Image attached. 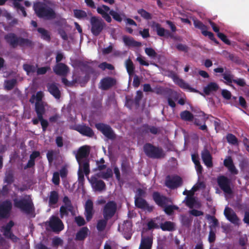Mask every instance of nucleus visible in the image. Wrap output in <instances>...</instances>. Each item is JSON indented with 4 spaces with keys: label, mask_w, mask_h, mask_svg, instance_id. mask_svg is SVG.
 Instances as JSON below:
<instances>
[{
    "label": "nucleus",
    "mask_w": 249,
    "mask_h": 249,
    "mask_svg": "<svg viewBox=\"0 0 249 249\" xmlns=\"http://www.w3.org/2000/svg\"><path fill=\"white\" fill-rule=\"evenodd\" d=\"M95 127L107 139L111 140L116 139V135L109 125L99 123L95 124Z\"/></svg>",
    "instance_id": "9d476101"
},
{
    "label": "nucleus",
    "mask_w": 249,
    "mask_h": 249,
    "mask_svg": "<svg viewBox=\"0 0 249 249\" xmlns=\"http://www.w3.org/2000/svg\"><path fill=\"white\" fill-rule=\"evenodd\" d=\"M125 66L127 72L129 75L133 74L135 70V66L132 61L130 59H127L125 62Z\"/></svg>",
    "instance_id": "79ce46f5"
},
{
    "label": "nucleus",
    "mask_w": 249,
    "mask_h": 249,
    "mask_svg": "<svg viewBox=\"0 0 249 249\" xmlns=\"http://www.w3.org/2000/svg\"><path fill=\"white\" fill-rule=\"evenodd\" d=\"M59 212L61 218H62L64 216H68L69 215V212H70L68 210V208L64 207L63 205L60 207Z\"/></svg>",
    "instance_id": "e2e57ef3"
},
{
    "label": "nucleus",
    "mask_w": 249,
    "mask_h": 249,
    "mask_svg": "<svg viewBox=\"0 0 249 249\" xmlns=\"http://www.w3.org/2000/svg\"><path fill=\"white\" fill-rule=\"evenodd\" d=\"M73 129L84 136L92 138L94 135L92 129L84 123L75 125Z\"/></svg>",
    "instance_id": "4468645a"
},
{
    "label": "nucleus",
    "mask_w": 249,
    "mask_h": 249,
    "mask_svg": "<svg viewBox=\"0 0 249 249\" xmlns=\"http://www.w3.org/2000/svg\"><path fill=\"white\" fill-rule=\"evenodd\" d=\"M14 225V222L10 220L5 225L0 228V231L6 238L10 239L13 243H17L19 239L13 233L12 231V228Z\"/></svg>",
    "instance_id": "6e6552de"
},
{
    "label": "nucleus",
    "mask_w": 249,
    "mask_h": 249,
    "mask_svg": "<svg viewBox=\"0 0 249 249\" xmlns=\"http://www.w3.org/2000/svg\"><path fill=\"white\" fill-rule=\"evenodd\" d=\"M152 27L153 30L156 31L158 36L160 37H165L168 38L169 37H172L173 35L172 33L167 30L165 29L161 26V25L157 22H153L152 25Z\"/></svg>",
    "instance_id": "a211bd4d"
},
{
    "label": "nucleus",
    "mask_w": 249,
    "mask_h": 249,
    "mask_svg": "<svg viewBox=\"0 0 249 249\" xmlns=\"http://www.w3.org/2000/svg\"><path fill=\"white\" fill-rule=\"evenodd\" d=\"M37 32L40 34L41 38L47 41H50L51 35L49 32L43 28L39 27L37 29Z\"/></svg>",
    "instance_id": "4c0bfd02"
},
{
    "label": "nucleus",
    "mask_w": 249,
    "mask_h": 249,
    "mask_svg": "<svg viewBox=\"0 0 249 249\" xmlns=\"http://www.w3.org/2000/svg\"><path fill=\"white\" fill-rule=\"evenodd\" d=\"M59 200V195L57 191H52L50 192L49 197V205L51 207L54 208Z\"/></svg>",
    "instance_id": "2f4dec72"
},
{
    "label": "nucleus",
    "mask_w": 249,
    "mask_h": 249,
    "mask_svg": "<svg viewBox=\"0 0 249 249\" xmlns=\"http://www.w3.org/2000/svg\"><path fill=\"white\" fill-rule=\"evenodd\" d=\"M40 153L38 151H33L30 155V159L27 164L24 167V169H27L33 167L35 165V160L40 156Z\"/></svg>",
    "instance_id": "c756f323"
},
{
    "label": "nucleus",
    "mask_w": 249,
    "mask_h": 249,
    "mask_svg": "<svg viewBox=\"0 0 249 249\" xmlns=\"http://www.w3.org/2000/svg\"><path fill=\"white\" fill-rule=\"evenodd\" d=\"M53 71L57 75L64 76L68 72L69 68L64 63H58L53 68Z\"/></svg>",
    "instance_id": "a878e982"
},
{
    "label": "nucleus",
    "mask_w": 249,
    "mask_h": 249,
    "mask_svg": "<svg viewBox=\"0 0 249 249\" xmlns=\"http://www.w3.org/2000/svg\"><path fill=\"white\" fill-rule=\"evenodd\" d=\"M4 181L8 184H11L14 181V175L12 171L6 172Z\"/></svg>",
    "instance_id": "3c124183"
},
{
    "label": "nucleus",
    "mask_w": 249,
    "mask_h": 249,
    "mask_svg": "<svg viewBox=\"0 0 249 249\" xmlns=\"http://www.w3.org/2000/svg\"><path fill=\"white\" fill-rule=\"evenodd\" d=\"M89 230L86 227L82 228L75 235L76 241H83L88 236Z\"/></svg>",
    "instance_id": "7c9ffc66"
},
{
    "label": "nucleus",
    "mask_w": 249,
    "mask_h": 249,
    "mask_svg": "<svg viewBox=\"0 0 249 249\" xmlns=\"http://www.w3.org/2000/svg\"><path fill=\"white\" fill-rule=\"evenodd\" d=\"M223 54L226 58L237 65H240L242 63V59L233 53H231L228 51H225L223 52Z\"/></svg>",
    "instance_id": "72a5a7b5"
},
{
    "label": "nucleus",
    "mask_w": 249,
    "mask_h": 249,
    "mask_svg": "<svg viewBox=\"0 0 249 249\" xmlns=\"http://www.w3.org/2000/svg\"><path fill=\"white\" fill-rule=\"evenodd\" d=\"M50 70V67L48 66L40 67L37 69L36 72L37 75H43L45 74Z\"/></svg>",
    "instance_id": "338daca9"
},
{
    "label": "nucleus",
    "mask_w": 249,
    "mask_h": 249,
    "mask_svg": "<svg viewBox=\"0 0 249 249\" xmlns=\"http://www.w3.org/2000/svg\"><path fill=\"white\" fill-rule=\"evenodd\" d=\"M201 158L204 163L207 167H213L212 156L207 149L205 148L202 151Z\"/></svg>",
    "instance_id": "5701e85b"
},
{
    "label": "nucleus",
    "mask_w": 249,
    "mask_h": 249,
    "mask_svg": "<svg viewBox=\"0 0 249 249\" xmlns=\"http://www.w3.org/2000/svg\"><path fill=\"white\" fill-rule=\"evenodd\" d=\"M4 39L7 44L13 49L18 47L22 49L30 48L34 45V43L31 39L18 36L14 33H7L4 35Z\"/></svg>",
    "instance_id": "f257e3e1"
},
{
    "label": "nucleus",
    "mask_w": 249,
    "mask_h": 249,
    "mask_svg": "<svg viewBox=\"0 0 249 249\" xmlns=\"http://www.w3.org/2000/svg\"><path fill=\"white\" fill-rule=\"evenodd\" d=\"M48 91L55 99H59L61 97V92L55 83H48L47 85Z\"/></svg>",
    "instance_id": "393cba45"
},
{
    "label": "nucleus",
    "mask_w": 249,
    "mask_h": 249,
    "mask_svg": "<svg viewBox=\"0 0 249 249\" xmlns=\"http://www.w3.org/2000/svg\"><path fill=\"white\" fill-rule=\"evenodd\" d=\"M145 53L147 55L151 57H155L157 54L155 51L152 48H146Z\"/></svg>",
    "instance_id": "052dcab7"
},
{
    "label": "nucleus",
    "mask_w": 249,
    "mask_h": 249,
    "mask_svg": "<svg viewBox=\"0 0 249 249\" xmlns=\"http://www.w3.org/2000/svg\"><path fill=\"white\" fill-rule=\"evenodd\" d=\"M98 67L102 70H105L106 69L112 70L114 69V67L113 65L107 62H103L100 64L98 65Z\"/></svg>",
    "instance_id": "4d7b16f0"
},
{
    "label": "nucleus",
    "mask_w": 249,
    "mask_h": 249,
    "mask_svg": "<svg viewBox=\"0 0 249 249\" xmlns=\"http://www.w3.org/2000/svg\"><path fill=\"white\" fill-rule=\"evenodd\" d=\"M17 83V80L15 78L6 80L4 82L5 89L7 90L12 89Z\"/></svg>",
    "instance_id": "37998d69"
},
{
    "label": "nucleus",
    "mask_w": 249,
    "mask_h": 249,
    "mask_svg": "<svg viewBox=\"0 0 249 249\" xmlns=\"http://www.w3.org/2000/svg\"><path fill=\"white\" fill-rule=\"evenodd\" d=\"M217 182L218 186L223 192L228 195H231L233 191L231 187V180L228 177L224 176H219L217 178Z\"/></svg>",
    "instance_id": "1a4fd4ad"
},
{
    "label": "nucleus",
    "mask_w": 249,
    "mask_h": 249,
    "mask_svg": "<svg viewBox=\"0 0 249 249\" xmlns=\"http://www.w3.org/2000/svg\"><path fill=\"white\" fill-rule=\"evenodd\" d=\"M12 209V203L10 200H5L0 204V220L8 218Z\"/></svg>",
    "instance_id": "9b49d317"
},
{
    "label": "nucleus",
    "mask_w": 249,
    "mask_h": 249,
    "mask_svg": "<svg viewBox=\"0 0 249 249\" xmlns=\"http://www.w3.org/2000/svg\"><path fill=\"white\" fill-rule=\"evenodd\" d=\"M234 76L230 73H224L223 74V78L227 82L228 85L233 82V78Z\"/></svg>",
    "instance_id": "774afa93"
},
{
    "label": "nucleus",
    "mask_w": 249,
    "mask_h": 249,
    "mask_svg": "<svg viewBox=\"0 0 249 249\" xmlns=\"http://www.w3.org/2000/svg\"><path fill=\"white\" fill-rule=\"evenodd\" d=\"M94 211L93 209V203L91 200L88 199L85 206V216L87 221H89L92 218Z\"/></svg>",
    "instance_id": "6ab92c4d"
},
{
    "label": "nucleus",
    "mask_w": 249,
    "mask_h": 249,
    "mask_svg": "<svg viewBox=\"0 0 249 249\" xmlns=\"http://www.w3.org/2000/svg\"><path fill=\"white\" fill-rule=\"evenodd\" d=\"M180 118L185 121L191 122L194 120L193 114L188 110H184L180 113Z\"/></svg>",
    "instance_id": "ea45409f"
},
{
    "label": "nucleus",
    "mask_w": 249,
    "mask_h": 249,
    "mask_svg": "<svg viewBox=\"0 0 249 249\" xmlns=\"http://www.w3.org/2000/svg\"><path fill=\"white\" fill-rule=\"evenodd\" d=\"M138 13L144 19L149 20L152 18L151 14L143 9H140L138 10Z\"/></svg>",
    "instance_id": "864d4df0"
},
{
    "label": "nucleus",
    "mask_w": 249,
    "mask_h": 249,
    "mask_svg": "<svg viewBox=\"0 0 249 249\" xmlns=\"http://www.w3.org/2000/svg\"><path fill=\"white\" fill-rule=\"evenodd\" d=\"M117 204L114 201H109L104 207L103 214L104 218L110 219L116 213Z\"/></svg>",
    "instance_id": "f8f14e48"
},
{
    "label": "nucleus",
    "mask_w": 249,
    "mask_h": 249,
    "mask_svg": "<svg viewBox=\"0 0 249 249\" xmlns=\"http://www.w3.org/2000/svg\"><path fill=\"white\" fill-rule=\"evenodd\" d=\"M160 228L163 231H173L175 230V224L171 221H165L161 224Z\"/></svg>",
    "instance_id": "a19ab883"
},
{
    "label": "nucleus",
    "mask_w": 249,
    "mask_h": 249,
    "mask_svg": "<svg viewBox=\"0 0 249 249\" xmlns=\"http://www.w3.org/2000/svg\"><path fill=\"white\" fill-rule=\"evenodd\" d=\"M173 80L174 82L182 89H188L192 92L197 91V90L191 88L189 85L186 83L183 79L179 78L177 76H174Z\"/></svg>",
    "instance_id": "bb28decb"
},
{
    "label": "nucleus",
    "mask_w": 249,
    "mask_h": 249,
    "mask_svg": "<svg viewBox=\"0 0 249 249\" xmlns=\"http://www.w3.org/2000/svg\"><path fill=\"white\" fill-rule=\"evenodd\" d=\"M39 121L40 122V124L42 126V128L43 131H45L46 130L47 128L49 125V123L47 120L43 119V116L41 117V118H39Z\"/></svg>",
    "instance_id": "69168bd1"
},
{
    "label": "nucleus",
    "mask_w": 249,
    "mask_h": 249,
    "mask_svg": "<svg viewBox=\"0 0 249 249\" xmlns=\"http://www.w3.org/2000/svg\"><path fill=\"white\" fill-rule=\"evenodd\" d=\"M113 173L112 170L108 168L105 172L102 173V178L104 179H107L112 177Z\"/></svg>",
    "instance_id": "0e129e2a"
},
{
    "label": "nucleus",
    "mask_w": 249,
    "mask_h": 249,
    "mask_svg": "<svg viewBox=\"0 0 249 249\" xmlns=\"http://www.w3.org/2000/svg\"><path fill=\"white\" fill-rule=\"evenodd\" d=\"M33 9L36 16L39 18L52 20L56 17L54 10L44 2H36L34 4Z\"/></svg>",
    "instance_id": "7ed1b4c3"
},
{
    "label": "nucleus",
    "mask_w": 249,
    "mask_h": 249,
    "mask_svg": "<svg viewBox=\"0 0 249 249\" xmlns=\"http://www.w3.org/2000/svg\"><path fill=\"white\" fill-rule=\"evenodd\" d=\"M194 25L196 28H198L201 31V33L202 34L203 32L205 31L206 30H207V27L199 20H194Z\"/></svg>",
    "instance_id": "603ef678"
},
{
    "label": "nucleus",
    "mask_w": 249,
    "mask_h": 249,
    "mask_svg": "<svg viewBox=\"0 0 249 249\" xmlns=\"http://www.w3.org/2000/svg\"><path fill=\"white\" fill-rule=\"evenodd\" d=\"M173 80L174 82L182 89H188L192 92L197 91V90L191 88L189 85L186 83L183 79L179 78L177 76H174Z\"/></svg>",
    "instance_id": "cd10ccee"
},
{
    "label": "nucleus",
    "mask_w": 249,
    "mask_h": 249,
    "mask_svg": "<svg viewBox=\"0 0 249 249\" xmlns=\"http://www.w3.org/2000/svg\"><path fill=\"white\" fill-rule=\"evenodd\" d=\"M49 226L53 231L58 233L64 229L62 221L57 216H52L50 218Z\"/></svg>",
    "instance_id": "2eb2a0df"
},
{
    "label": "nucleus",
    "mask_w": 249,
    "mask_h": 249,
    "mask_svg": "<svg viewBox=\"0 0 249 249\" xmlns=\"http://www.w3.org/2000/svg\"><path fill=\"white\" fill-rule=\"evenodd\" d=\"M226 139L230 144L234 145H238V139L232 134H228L226 136Z\"/></svg>",
    "instance_id": "49530a36"
},
{
    "label": "nucleus",
    "mask_w": 249,
    "mask_h": 249,
    "mask_svg": "<svg viewBox=\"0 0 249 249\" xmlns=\"http://www.w3.org/2000/svg\"><path fill=\"white\" fill-rule=\"evenodd\" d=\"M135 206L145 212L151 213L154 208L153 205H150L147 201L143 198L140 197H135Z\"/></svg>",
    "instance_id": "dca6fc26"
},
{
    "label": "nucleus",
    "mask_w": 249,
    "mask_h": 249,
    "mask_svg": "<svg viewBox=\"0 0 249 249\" xmlns=\"http://www.w3.org/2000/svg\"><path fill=\"white\" fill-rule=\"evenodd\" d=\"M219 89V86L215 82H210L203 89V91L205 94L208 95L211 92L216 91Z\"/></svg>",
    "instance_id": "f704fd0d"
},
{
    "label": "nucleus",
    "mask_w": 249,
    "mask_h": 249,
    "mask_svg": "<svg viewBox=\"0 0 249 249\" xmlns=\"http://www.w3.org/2000/svg\"><path fill=\"white\" fill-rule=\"evenodd\" d=\"M196 203V200L194 197L188 196L186 197V205L190 208H193Z\"/></svg>",
    "instance_id": "6e6d98bb"
},
{
    "label": "nucleus",
    "mask_w": 249,
    "mask_h": 249,
    "mask_svg": "<svg viewBox=\"0 0 249 249\" xmlns=\"http://www.w3.org/2000/svg\"><path fill=\"white\" fill-rule=\"evenodd\" d=\"M123 230L124 232L131 233L132 231V224L130 222L126 221L124 222V224L123 225Z\"/></svg>",
    "instance_id": "680f3d73"
},
{
    "label": "nucleus",
    "mask_w": 249,
    "mask_h": 249,
    "mask_svg": "<svg viewBox=\"0 0 249 249\" xmlns=\"http://www.w3.org/2000/svg\"><path fill=\"white\" fill-rule=\"evenodd\" d=\"M23 68L27 74H29L30 73H34L36 71V68L34 65L25 64L23 65Z\"/></svg>",
    "instance_id": "5fc2aeb1"
},
{
    "label": "nucleus",
    "mask_w": 249,
    "mask_h": 249,
    "mask_svg": "<svg viewBox=\"0 0 249 249\" xmlns=\"http://www.w3.org/2000/svg\"><path fill=\"white\" fill-rule=\"evenodd\" d=\"M100 88L104 90L109 89L116 84V80L111 77H106L100 81Z\"/></svg>",
    "instance_id": "4be33fe9"
},
{
    "label": "nucleus",
    "mask_w": 249,
    "mask_h": 249,
    "mask_svg": "<svg viewBox=\"0 0 249 249\" xmlns=\"http://www.w3.org/2000/svg\"><path fill=\"white\" fill-rule=\"evenodd\" d=\"M83 167L79 168V170L78 171V180L79 183L83 184L85 180L84 173L85 174L84 171H83L82 170Z\"/></svg>",
    "instance_id": "13d9d810"
},
{
    "label": "nucleus",
    "mask_w": 249,
    "mask_h": 249,
    "mask_svg": "<svg viewBox=\"0 0 249 249\" xmlns=\"http://www.w3.org/2000/svg\"><path fill=\"white\" fill-rule=\"evenodd\" d=\"M179 219L182 225L186 228H189L191 226L193 221L192 218L186 214L180 215Z\"/></svg>",
    "instance_id": "e433bc0d"
},
{
    "label": "nucleus",
    "mask_w": 249,
    "mask_h": 249,
    "mask_svg": "<svg viewBox=\"0 0 249 249\" xmlns=\"http://www.w3.org/2000/svg\"><path fill=\"white\" fill-rule=\"evenodd\" d=\"M143 149L145 154L149 158L159 159L163 158L165 156L161 147L155 146L150 143L144 144Z\"/></svg>",
    "instance_id": "423d86ee"
},
{
    "label": "nucleus",
    "mask_w": 249,
    "mask_h": 249,
    "mask_svg": "<svg viewBox=\"0 0 249 249\" xmlns=\"http://www.w3.org/2000/svg\"><path fill=\"white\" fill-rule=\"evenodd\" d=\"M74 16L78 19L86 18L87 17V13L83 10L75 9L73 10Z\"/></svg>",
    "instance_id": "8fccbe9b"
},
{
    "label": "nucleus",
    "mask_w": 249,
    "mask_h": 249,
    "mask_svg": "<svg viewBox=\"0 0 249 249\" xmlns=\"http://www.w3.org/2000/svg\"><path fill=\"white\" fill-rule=\"evenodd\" d=\"M224 214L226 218L231 223L234 224H238L239 221V219L237 216L236 213L230 208L226 207Z\"/></svg>",
    "instance_id": "aec40b11"
},
{
    "label": "nucleus",
    "mask_w": 249,
    "mask_h": 249,
    "mask_svg": "<svg viewBox=\"0 0 249 249\" xmlns=\"http://www.w3.org/2000/svg\"><path fill=\"white\" fill-rule=\"evenodd\" d=\"M110 8L106 5H102L97 8V12L102 15V18L108 22L110 23L112 21L111 17L109 16Z\"/></svg>",
    "instance_id": "412c9836"
},
{
    "label": "nucleus",
    "mask_w": 249,
    "mask_h": 249,
    "mask_svg": "<svg viewBox=\"0 0 249 249\" xmlns=\"http://www.w3.org/2000/svg\"><path fill=\"white\" fill-rule=\"evenodd\" d=\"M217 36L226 44L231 45V41L227 38V36L222 33H218Z\"/></svg>",
    "instance_id": "bf43d9fd"
},
{
    "label": "nucleus",
    "mask_w": 249,
    "mask_h": 249,
    "mask_svg": "<svg viewBox=\"0 0 249 249\" xmlns=\"http://www.w3.org/2000/svg\"><path fill=\"white\" fill-rule=\"evenodd\" d=\"M109 16H111L112 18L117 22H121L123 20V17H124V14H121L113 10L109 11Z\"/></svg>",
    "instance_id": "c03bdc74"
},
{
    "label": "nucleus",
    "mask_w": 249,
    "mask_h": 249,
    "mask_svg": "<svg viewBox=\"0 0 249 249\" xmlns=\"http://www.w3.org/2000/svg\"><path fill=\"white\" fill-rule=\"evenodd\" d=\"M63 202L64 204V207L68 208L70 212H72L74 209L71 200L68 196H65L63 198Z\"/></svg>",
    "instance_id": "de8ad7c7"
},
{
    "label": "nucleus",
    "mask_w": 249,
    "mask_h": 249,
    "mask_svg": "<svg viewBox=\"0 0 249 249\" xmlns=\"http://www.w3.org/2000/svg\"><path fill=\"white\" fill-rule=\"evenodd\" d=\"M13 200L15 208L27 214H30L35 211L34 204L30 196H26L25 197L19 199L15 198Z\"/></svg>",
    "instance_id": "39448f33"
},
{
    "label": "nucleus",
    "mask_w": 249,
    "mask_h": 249,
    "mask_svg": "<svg viewBox=\"0 0 249 249\" xmlns=\"http://www.w3.org/2000/svg\"><path fill=\"white\" fill-rule=\"evenodd\" d=\"M123 40L125 45L128 47H139L142 45L140 42L135 40L132 37L124 36L123 37Z\"/></svg>",
    "instance_id": "c85d7f7f"
},
{
    "label": "nucleus",
    "mask_w": 249,
    "mask_h": 249,
    "mask_svg": "<svg viewBox=\"0 0 249 249\" xmlns=\"http://www.w3.org/2000/svg\"><path fill=\"white\" fill-rule=\"evenodd\" d=\"M153 237L150 236H142L139 249H151Z\"/></svg>",
    "instance_id": "b1692460"
},
{
    "label": "nucleus",
    "mask_w": 249,
    "mask_h": 249,
    "mask_svg": "<svg viewBox=\"0 0 249 249\" xmlns=\"http://www.w3.org/2000/svg\"><path fill=\"white\" fill-rule=\"evenodd\" d=\"M182 184V178L178 176L170 177L167 176L165 179V185L168 188L174 190L181 186Z\"/></svg>",
    "instance_id": "ddd939ff"
},
{
    "label": "nucleus",
    "mask_w": 249,
    "mask_h": 249,
    "mask_svg": "<svg viewBox=\"0 0 249 249\" xmlns=\"http://www.w3.org/2000/svg\"><path fill=\"white\" fill-rule=\"evenodd\" d=\"M20 1H15L13 2V5L15 8H16L18 12L20 10L24 17H26L27 16V13L23 6H22L20 3Z\"/></svg>",
    "instance_id": "09e8293b"
},
{
    "label": "nucleus",
    "mask_w": 249,
    "mask_h": 249,
    "mask_svg": "<svg viewBox=\"0 0 249 249\" xmlns=\"http://www.w3.org/2000/svg\"><path fill=\"white\" fill-rule=\"evenodd\" d=\"M152 198L155 203L159 207L164 208V211L168 215H172L174 210H178L179 208L176 205H168L172 203L171 198L160 194L159 192H154Z\"/></svg>",
    "instance_id": "f03ea898"
},
{
    "label": "nucleus",
    "mask_w": 249,
    "mask_h": 249,
    "mask_svg": "<svg viewBox=\"0 0 249 249\" xmlns=\"http://www.w3.org/2000/svg\"><path fill=\"white\" fill-rule=\"evenodd\" d=\"M90 153V147L88 145L81 146L78 150L75 158L80 167H83V170L86 176L90 172L89 160L88 159Z\"/></svg>",
    "instance_id": "20e7f679"
},
{
    "label": "nucleus",
    "mask_w": 249,
    "mask_h": 249,
    "mask_svg": "<svg viewBox=\"0 0 249 249\" xmlns=\"http://www.w3.org/2000/svg\"><path fill=\"white\" fill-rule=\"evenodd\" d=\"M93 189L95 191L102 192L105 190L106 185L104 181L98 179L95 177H91L90 179H89Z\"/></svg>",
    "instance_id": "f3484780"
},
{
    "label": "nucleus",
    "mask_w": 249,
    "mask_h": 249,
    "mask_svg": "<svg viewBox=\"0 0 249 249\" xmlns=\"http://www.w3.org/2000/svg\"><path fill=\"white\" fill-rule=\"evenodd\" d=\"M121 171L124 176H126L132 172L129 162L126 160H124L121 163Z\"/></svg>",
    "instance_id": "473e14b6"
},
{
    "label": "nucleus",
    "mask_w": 249,
    "mask_h": 249,
    "mask_svg": "<svg viewBox=\"0 0 249 249\" xmlns=\"http://www.w3.org/2000/svg\"><path fill=\"white\" fill-rule=\"evenodd\" d=\"M178 96L176 92L172 91L167 97L168 104L172 108L176 107L175 101H177Z\"/></svg>",
    "instance_id": "c9c22d12"
},
{
    "label": "nucleus",
    "mask_w": 249,
    "mask_h": 249,
    "mask_svg": "<svg viewBox=\"0 0 249 249\" xmlns=\"http://www.w3.org/2000/svg\"><path fill=\"white\" fill-rule=\"evenodd\" d=\"M35 111L38 118H40L41 117L43 116L45 112V109L42 103L38 102H36L35 103Z\"/></svg>",
    "instance_id": "58836bf2"
},
{
    "label": "nucleus",
    "mask_w": 249,
    "mask_h": 249,
    "mask_svg": "<svg viewBox=\"0 0 249 249\" xmlns=\"http://www.w3.org/2000/svg\"><path fill=\"white\" fill-rule=\"evenodd\" d=\"M109 219L107 218H104L103 219L98 220L96 226L97 230L99 231H103L107 226V221Z\"/></svg>",
    "instance_id": "a18cd8bd"
},
{
    "label": "nucleus",
    "mask_w": 249,
    "mask_h": 249,
    "mask_svg": "<svg viewBox=\"0 0 249 249\" xmlns=\"http://www.w3.org/2000/svg\"><path fill=\"white\" fill-rule=\"evenodd\" d=\"M91 32L95 36H98L106 26V23L100 17L92 16L90 18Z\"/></svg>",
    "instance_id": "0eeeda50"
}]
</instances>
